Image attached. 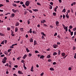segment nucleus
<instances>
[{"instance_id":"17","label":"nucleus","mask_w":76,"mask_h":76,"mask_svg":"<svg viewBox=\"0 0 76 76\" xmlns=\"http://www.w3.org/2000/svg\"><path fill=\"white\" fill-rule=\"evenodd\" d=\"M51 57V56L50 55H48L46 57L47 58H50Z\"/></svg>"},{"instance_id":"55","label":"nucleus","mask_w":76,"mask_h":76,"mask_svg":"<svg viewBox=\"0 0 76 76\" xmlns=\"http://www.w3.org/2000/svg\"><path fill=\"white\" fill-rule=\"evenodd\" d=\"M23 4V2L21 1L20 2V4Z\"/></svg>"},{"instance_id":"49","label":"nucleus","mask_w":76,"mask_h":76,"mask_svg":"<svg viewBox=\"0 0 76 76\" xmlns=\"http://www.w3.org/2000/svg\"><path fill=\"white\" fill-rule=\"evenodd\" d=\"M57 33H55V34L54 35V37L55 36H57Z\"/></svg>"},{"instance_id":"5","label":"nucleus","mask_w":76,"mask_h":76,"mask_svg":"<svg viewBox=\"0 0 76 76\" xmlns=\"http://www.w3.org/2000/svg\"><path fill=\"white\" fill-rule=\"evenodd\" d=\"M18 74H19L20 75H23V73L22 72L20 71H18Z\"/></svg>"},{"instance_id":"27","label":"nucleus","mask_w":76,"mask_h":76,"mask_svg":"<svg viewBox=\"0 0 76 76\" xmlns=\"http://www.w3.org/2000/svg\"><path fill=\"white\" fill-rule=\"evenodd\" d=\"M33 69L34 67H31V72H34V69Z\"/></svg>"},{"instance_id":"35","label":"nucleus","mask_w":76,"mask_h":76,"mask_svg":"<svg viewBox=\"0 0 76 76\" xmlns=\"http://www.w3.org/2000/svg\"><path fill=\"white\" fill-rule=\"evenodd\" d=\"M70 32V34H71V35L72 36V35H73V31H71Z\"/></svg>"},{"instance_id":"61","label":"nucleus","mask_w":76,"mask_h":76,"mask_svg":"<svg viewBox=\"0 0 76 76\" xmlns=\"http://www.w3.org/2000/svg\"><path fill=\"white\" fill-rule=\"evenodd\" d=\"M11 35L12 37H14L15 36V34H13V33H11Z\"/></svg>"},{"instance_id":"25","label":"nucleus","mask_w":76,"mask_h":76,"mask_svg":"<svg viewBox=\"0 0 76 76\" xmlns=\"http://www.w3.org/2000/svg\"><path fill=\"white\" fill-rule=\"evenodd\" d=\"M50 70L51 71H54V69L53 68H50Z\"/></svg>"},{"instance_id":"20","label":"nucleus","mask_w":76,"mask_h":76,"mask_svg":"<svg viewBox=\"0 0 76 76\" xmlns=\"http://www.w3.org/2000/svg\"><path fill=\"white\" fill-rule=\"evenodd\" d=\"M7 59V58L6 57H4V59H3V60H4V61H6V60Z\"/></svg>"},{"instance_id":"3","label":"nucleus","mask_w":76,"mask_h":76,"mask_svg":"<svg viewBox=\"0 0 76 76\" xmlns=\"http://www.w3.org/2000/svg\"><path fill=\"white\" fill-rule=\"evenodd\" d=\"M37 44H38V43H37V41L34 40V45H37Z\"/></svg>"},{"instance_id":"46","label":"nucleus","mask_w":76,"mask_h":76,"mask_svg":"<svg viewBox=\"0 0 76 76\" xmlns=\"http://www.w3.org/2000/svg\"><path fill=\"white\" fill-rule=\"evenodd\" d=\"M27 22H28V25H29V24H30V21L29 20H28L27 21Z\"/></svg>"},{"instance_id":"30","label":"nucleus","mask_w":76,"mask_h":76,"mask_svg":"<svg viewBox=\"0 0 76 76\" xmlns=\"http://www.w3.org/2000/svg\"><path fill=\"white\" fill-rule=\"evenodd\" d=\"M20 29L22 32V31H23V28H20Z\"/></svg>"},{"instance_id":"59","label":"nucleus","mask_w":76,"mask_h":76,"mask_svg":"<svg viewBox=\"0 0 76 76\" xmlns=\"http://www.w3.org/2000/svg\"><path fill=\"white\" fill-rule=\"evenodd\" d=\"M1 57H4V55L3 54L1 55Z\"/></svg>"},{"instance_id":"60","label":"nucleus","mask_w":76,"mask_h":76,"mask_svg":"<svg viewBox=\"0 0 76 76\" xmlns=\"http://www.w3.org/2000/svg\"><path fill=\"white\" fill-rule=\"evenodd\" d=\"M7 40H5V44H7Z\"/></svg>"},{"instance_id":"10","label":"nucleus","mask_w":76,"mask_h":76,"mask_svg":"<svg viewBox=\"0 0 76 76\" xmlns=\"http://www.w3.org/2000/svg\"><path fill=\"white\" fill-rule=\"evenodd\" d=\"M26 57H27V55H26V54L24 55V56L23 57V59H24H24L25 58H26Z\"/></svg>"},{"instance_id":"28","label":"nucleus","mask_w":76,"mask_h":76,"mask_svg":"<svg viewBox=\"0 0 76 76\" xmlns=\"http://www.w3.org/2000/svg\"><path fill=\"white\" fill-rule=\"evenodd\" d=\"M61 52V51H60V50H58V56H59V55H60L61 54L60 52Z\"/></svg>"},{"instance_id":"8","label":"nucleus","mask_w":76,"mask_h":76,"mask_svg":"<svg viewBox=\"0 0 76 76\" xmlns=\"http://www.w3.org/2000/svg\"><path fill=\"white\" fill-rule=\"evenodd\" d=\"M46 21L45 20H43L41 21V22L43 23H45Z\"/></svg>"},{"instance_id":"38","label":"nucleus","mask_w":76,"mask_h":76,"mask_svg":"<svg viewBox=\"0 0 76 76\" xmlns=\"http://www.w3.org/2000/svg\"><path fill=\"white\" fill-rule=\"evenodd\" d=\"M69 28L70 29H72V28H73V26H69Z\"/></svg>"},{"instance_id":"13","label":"nucleus","mask_w":76,"mask_h":76,"mask_svg":"<svg viewBox=\"0 0 76 76\" xmlns=\"http://www.w3.org/2000/svg\"><path fill=\"white\" fill-rule=\"evenodd\" d=\"M57 8H58V6H56V7H55L54 9V11H55V12H57Z\"/></svg>"},{"instance_id":"39","label":"nucleus","mask_w":76,"mask_h":76,"mask_svg":"<svg viewBox=\"0 0 76 76\" xmlns=\"http://www.w3.org/2000/svg\"><path fill=\"white\" fill-rule=\"evenodd\" d=\"M48 62H51V61H52V60L50 59H48Z\"/></svg>"},{"instance_id":"53","label":"nucleus","mask_w":76,"mask_h":76,"mask_svg":"<svg viewBox=\"0 0 76 76\" xmlns=\"http://www.w3.org/2000/svg\"><path fill=\"white\" fill-rule=\"evenodd\" d=\"M35 53H39V52H38V51H37V50H36L35 51Z\"/></svg>"},{"instance_id":"50","label":"nucleus","mask_w":76,"mask_h":76,"mask_svg":"<svg viewBox=\"0 0 76 76\" xmlns=\"http://www.w3.org/2000/svg\"><path fill=\"white\" fill-rule=\"evenodd\" d=\"M21 62L22 63H24V62H25V60H23L21 61Z\"/></svg>"},{"instance_id":"44","label":"nucleus","mask_w":76,"mask_h":76,"mask_svg":"<svg viewBox=\"0 0 76 76\" xmlns=\"http://www.w3.org/2000/svg\"><path fill=\"white\" fill-rule=\"evenodd\" d=\"M37 5H39V6H41V4L39 2H37Z\"/></svg>"},{"instance_id":"43","label":"nucleus","mask_w":76,"mask_h":76,"mask_svg":"<svg viewBox=\"0 0 76 76\" xmlns=\"http://www.w3.org/2000/svg\"><path fill=\"white\" fill-rule=\"evenodd\" d=\"M63 18L64 19V18H66V16H65V15H63Z\"/></svg>"},{"instance_id":"9","label":"nucleus","mask_w":76,"mask_h":76,"mask_svg":"<svg viewBox=\"0 0 76 76\" xmlns=\"http://www.w3.org/2000/svg\"><path fill=\"white\" fill-rule=\"evenodd\" d=\"M56 25L57 26H58V24H59V22L58 21H57L56 22Z\"/></svg>"},{"instance_id":"4","label":"nucleus","mask_w":76,"mask_h":76,"mask_svg":"<svg viewBox=\"0 0 76 76\" xmlns=\"http://www.w3.org/2000/svg\"><path fill=\"white\" fill-rule=\"evenodd\" d=\"M15 14L13 13L11 14V15L10 16V18H13L15 17Z\"/></svg>"},{"instance_id":"11","label":"nucleus","mask_w":76,"mask_h":76,"mask_svg":"<svg viewBox=\"0 0 76 76\" xmlns=\"http://www.w3.org/2000/svg\"><path fill=\"white\" fill-rule=\"evenodd\" d=\"M18 27H16L15 29V32H18Z\"/></svg>"},{"instance_id":"42","label":"nucleus","mask_w":76,"mask_h":76,"mask_svg":"<svg viewBox=\"0 0 76 76\" xmlns=\"http://www.w3.org/2000/svg\"><path fill=\"white\" fill-rule=\"evenodd\" d=\"M14 67L15 68H18V66L17 65H14Z\"/></svg>"},{"instance_id":"33","label":"nucleus","mask_w":76,"mask_h":76,"mask_svg":"<svg viewBox=\"0 0 76 76\" xmlns=\"http://www.w3.org/2000/svg\"><path fill=\"white\" fill-rule=\"evenodd\" d=\"M62 12H64V13H65V12H66V9H64L63 10Z\"/></svg>"},{"instance_id":"41","label":"nucleus","mask_w":76,"mask_h":76,"mask_svg":"<svg viewBox=\"0 0 76 76\" xmlns=\"http://www.w3.org/2000/svg\"><path fill=\"white\" fill-rule=\"evenodd\" d=\"M7 53H7V52L6 51H5V52H4L5 54L7 55Z\"/></svg>"},{"instance_id":"57","label":"nucleus","mask_w":76,"mask_h":76,"mask_svg":"<svg viewBox=\"0 0 76 76\" xmlns=\"http://www.w3.org/2000/svg\"><path fill=\"white\" fill-rule=\"evenodd\" d=\"M68 70H72V68L70 67H69L68 68Z\"/></svg>"},{"instance_id":"36","label":"nucleus","mask_w":76,"mask_h":76,"mask_svg":"<svg viewBox=\"0 0 76 76\" xmlns=\"http://www.w3.org/2000/svg\"><path fill=\"white\" fill-rule=\"evenodd\" d=\"M29 32H30V33H32V28L30 29L29 30Z\"/></svg>"},{"instance_id":"22","label":"nucleus","mask_w":76,"mask_h":76,"mask_svg":"<svg viewBox=\"0 0 76 76\" xmlns=\"http://www.w3.org/2000/svg\"><path fill=\"white\" fill-rule=\"evenodd\" d=\"M65 53H62L61 55L62 56H65Z\"/></svg>"},{"instance_id":"45","label":"nucleus","mask_w":76,"mask_h":76,"mask_svg":"<svg viewBox=\"0 0 76 76\" xmlns=\"http://www.w3.org/2000/svg\"><path fill=\"white\" fill-rule=\"evenodd\" d=\"M53 16H56V12H53Z\"/></svg>"},{"instance_id":"12","label":"nucleus","mask_w":76,"mask_h":76,"mask_svg":"<svg viewBox=\"0 0 76 76\" xmlns=\"http://www.w3.org/2000/svg\"><path fill=\"white\" fill-rule=\"evenodd\" d=\"M57 55V52H54L53 53V56H55Z\"/></svg>"},{"instance_id":"62","label":"nucleus","mask_w":76,"mask_h":76,"mask_svg":"<svg viewBox=\"0 0 76 76\" xmlns=\"http://www.w3.org/2000/svg\"><path fill=\"white\" fill-rule=\"evenodd\" d=\"M57 45H60V43L59 42H57Z\"/></svg>"},{"instance_id":"54","label":"nucleus","mask_w":76,"mask_h":76,"mask_svg":"<svg viewBox=\"0 0 76 76\" xmlns=\"http://www.w3.org/2000/svg\"><path fill=\"white\" fill-rule=\"evenodd\" d=\"M72 3V4L74 5H75L76 4V2H73V3Z\"/></svg>"},{"instance_id":"1","label":"nucleus","mask_w":76,"mask_h":76,"mask_svg":"<svg viewBox=\"0 0 76 76\" xmlns=\"http://www.w3.org/2000/svg\"><path fill=\"white\" fill-rule=\"evenodd\" d=\"M62 25L64 28V29H65L66 32H67V31H68V26H67L66 27L64 25V24H62Z\"/></svg>"},{"instance_id":"16","label":"nucleus","mask_w":76,"mask_h":76,"mask_svg":"<svg viewBox=\"0 0 76 76\" xmlns=\"http://www.w3.org/2000/svg\"><path fill=\"white\" fill-rule=\"evenodd\" d=\"M45 57V56L44 55H42L40 57V58L41 59V58H43Z\"/></svg>"},{"instance_id":"15","label":"nucleus","mask_w":76,"mask_h":76,"mask_svg":"<svg viewBox=\"0 0 76 76\" xmlns=\"http://www.w3.org/2000/svg\"><path fill=\"white\" fill-rule=\"evenodd\" d=\"M58 46V45H53V48H57V47Z\"/></svg>"},{"instance_id":"34","label":"nucleus","mask_w":76,"mask_h":76,"mask_svg":"<svg viewBox=\"0 0 76 76\" xmlns=\"http://www.w3.org/2000/svg\"><path fill=\"white\" fill-rule=\"evenodd\" d=\"M13 6H14V7H16V6H17V5H16V4L14 3L13 4Z\"/></svg>"},{"instance_id":"19","label":"nucleus","mask_w":76,"mask_h":76,"mask_svg":"<svg viewBox=\"0 0 76 76\" xmlns=\"http://www.w3.org/2000/svg\"><path fill=\"white\" fill-rule=\"evenodd\" d=\"M32 10L33 11H34V12H38V10H37V9H33Z\"/></svg>"},{"instance_id":"48","label":"nucleus","mask_w":76,"mask_h":76,"mask_svg":"<svg viewBox=\"0 0 76 76\" xmlns=\"http://www.w3.org/2000/svg\"><path fill=\"white\" fill-rule=\"evenodd\" d=\"M4 6V5L2 4H0V7H2V6Z\"/></svg>"},{"instance_id":"29","label":"nucleus","mask_w":76,"mask_h":76,"mask_svg":"<svg viewBox=\"0 0 76 76\" xmlns=\"http://www.w3.org/2000/svg\"><path fill=\"white\" fill-rule=\"evenodd\" d=\"M2 63H3V64H4V63H6V61H4V60L2 61Z\"/></svg>"},{"instance_id":"32","label":"nucleus","mask_w":76,"mask_h":76,"mask_svg":"<svg viewBox=\"0 0 76 76\" xmlns=\"http://www.w3.org/2000/svg\"><path fill=\"white\" fill-rule=\"evenodd\" d=\"M14 3H20V1H14Z\"/></svg>"},{"instance_id":"31","label":"nucleus","mask_w":76,"mask_h":76,"mask_svg":"<svg viewBox=\"0 0 76 76\" xmlns=\"http://www.w3.org/2000/svg\"><path fill=\"white\" fill-rule=\"evenodd\" d=\"M4 41H3L1 42V44H3V45H4Z\"/></svg>"},{"instance_id":"24","label":"nucleus","mask_w":76,"mask_h":76,"mask_svg":"<svg viewBox=\"0 0 76 76\" xmlns=\"http://www.w3.org/2000/svg\"><path fill=\"white\" fill-rule=\"evenodd\" d=\"M66 16L67 19H69V15H66Z\"/></svg>"},{"instance_id":"7","label":"nucleus","mask_w":76,"mask_h":76,"mask_svg":"<svg viewBox=\"0 0 76 76\" xmlns=\"http://www.w3.org/2000/svg\"><path fill=\"white\" fill-rule=\"evenodd\" d=\"M12 11L14 13H16L17 12V10H15L14 9H12Z\"/></svg>"},{"instance_id":"21","label":"nucleus","mask_w":76,"mask_h":76,"mask_svg":"<svg viewBox=\"0 0 76 76\" xmlns=\"http://www.w3.org/2000/svg\"><path fill=\"white\" fill-rule=\"evenodd\" d=\"M26 51L27 52V53H29V49H28V48H26Z\"/></svg>"},{"instance_id":"63","label":"nucleus","mask_w":76,"mask_h":76,"mask_svg":"<svg viewBox=\"0 0 76 76\" xmlns=\"http://www.w3.org/2000/svg\"><path fill=\"white\" fill-rule=\"evenodd\" d=\"M53 65H54L55 64H56V62H53Z\"/></svg>"},{"instance_id":"51","label":"nucleus","mask_w":76,"mask_h":76,"mask_svg":"<svg viewBox=\"0 0 76 76\" xmlns=\"http://www.w3.org/2000/svg\"><path fill=\"white\" fill-rule=\"evenodd\" d=\"M73 30L74 31H76V27L73 28Z\"/></svg>"},{"instance_id":"56","label":"nucleus","mask_w":76,"mask_h":76,"mask_svg":"<svg viewBox=\"0 0 76 76\" xmlns=\"http://www.w3.org/2000/svg\"><path fill=\"white\" fill-rule=\"evenodd\" d=\"M20 58H21L20 57H18V58L17 59L18 60H20Z\"/></svg>"},{"instance_id":"40","label":"nucleus","mask_w":76,"mask_h":76,"mask_svg":"<svg viewBox=\"0 0 76 76\" xmlns=\"http://www.w3.org/2000/svg\"><path fill=\"white\" fill-rule=\"evenodd\" d=\"M22 6V7H24V8H26V6L24 4H23Z\"/></svg>"},{"instance_id":"37","label":"nucleus","mask_w":76,"mask_h":76,"mask_svg":"<svg viewBox=\"0 0 76 76\" xmlns=\"http://www.w3.org/2000/svg\"><path fill=\"white\" fill-rule=\"evenodd\" d=\"M12 50L11 49H9L8 50V53H10V52L11 51V50Z\"/></svg>"},{"instance_id":"18","label":"nucleus","mask_w":76,"mask_h":76,"mask_svg":"<svg viewBox=\"0 0 76 76\" xmlns=\"http://www.w3.org/2000/svg\"><path fill=\"white\" fill-rule=\"evenodd\" d=\"M27 10H28V11H29L30 12V13H32V11L31 10H29V9H27Z\"/></svg>"},{"instance_id":"14","label":"nucleus","mask_w":76,"mask_h":76,"mask_svg":"<svg viewBox=\"0 0 76 76\" xmlns=\"http://www.w3.org/2000/svg\"><path fill=\"white\" fill-rule=\"evenodd\" d=\"M30 42H33V39L31 38L30 39Z\"/></svg>"},{"instance_id":"64","label":"nucleus","mask_w":76,"mask_h":76,"mask_svg":"<svg viewBox=\"0 0 76 76\" xmlns=\"http://www.w3.org/2000/svg\"><path fill=\"white\" fill-rule=\"evenodd\" d=\"M76 31H75L74 32V36H76Z\"/></svg>"},{"instance_id":"26","label":"nucleus","mask_w":76,"mask_h":76,"mask_svg":"<svg viewBox=\"0 0 76 76\" xmlns=\"http://www.w3.org/2000/svg\"><path fill=\"white\" fill-rule=\"evenodd\" d=\"M0 35L1 36H4V34L1 33H0Z\"/></svg>"},{"instance_id":"47","label":"nucleus","mask_w":76,"mask_h":76,"mask_svg":"<svg viewBox=\"0 0 76 76\" xmlns=\"http://www.w3.org/2000/svg\"><path fill=\"white\" fill-rule=\"evenodd\" d=\"M42 38L43 39H45V37H44L43 36H42Z\"/></svg>"},{"instance_id":"23","label":"nucleus","mask_w":76,"mask_h":76,"mask_svg":"<svg viewBox=\"0 0 76 76\" xmlns=\"http://www.w3.org/2000/svg\"><path fill=\"white\" fill-rule=\"evenodd\" d=\"M41 34H42L43 36H46V34H45L44 32H41Z\"/></svg>"},{"instance_id":"2","label":"nucleus","mask_w":76,"mask_h":76,"mask_svg":"<svg viewBox=\"0 0 76 76\" xmlns=\"http://www.w3.org/2000/svg\"><path fill=\"white\" fill-rule=\"evenodd\" d=\"M29 4H30V1H26L25 4L26 6H29Z\"/></svg>"},{"instance_id":"6","label":"nucleus","mask_w":76,"mask_h":76,"mask_svg":"<svg viewBox=\"0 0 76 76\" xmlns=\"http://www.w3.org/2000/svg\"><path fill=\"white\" fill-rule=\"evenodd\" d=\"M15 26H19V23L18 22H17L16 23H15Z\"/></svg>"},{"instance_id":"52","label":"nucleus","mask_w":76,"mask_h":76,"mask_svg":"<svg viewBox=\"0 0 76 76\" xmlns=\"http://www.w3.org/2000/svg\"><path fill=\"white\" fill-rule=\"evenodd\" d=\"M75 49H76V47H74L73 49H72V50H75Z\"/></svg>"},{"instance_id":"58","label":"nucleus","mask_w":76,"mask_h":76,"mask_svg":"<svg viewBox=\"0 0 76 76\" xmlns=\"http://www.w3.org/2000/svg\"><path fill=\"white\" fill-rule=\"evenodd\" d=\"M43 25L44 26H46L47 27V26H48V25L44 24H43Z\"/></svg>"}]
</instances>
